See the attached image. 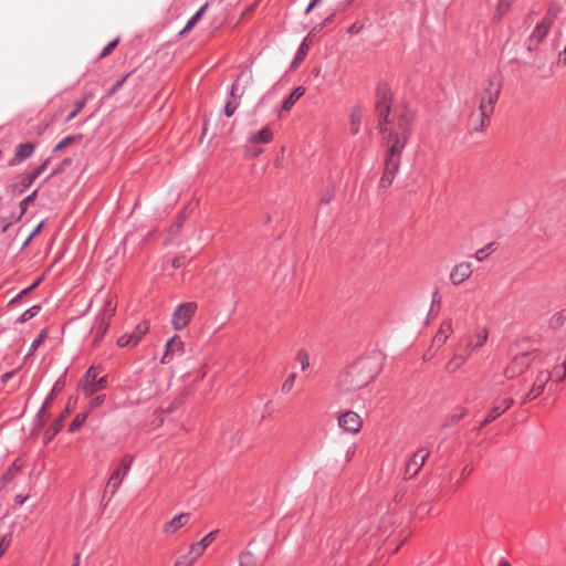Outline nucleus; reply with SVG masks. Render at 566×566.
Instances as JSON below:
<instances>
[{"label": "nucleus", "instance_id": "nucleus-57", "mask_svg": "<svg viewBox=\"0 0 566 566\" xmlns=\"http://www.w3.org/2000/svg\"><path fill=\"white\" fill-rule=\"evenodd\" d=\"M41 228H42V223H40L31 233V235L29 237V239L27 240V243L34 237L38 233H40L41 231Z\"/></svg>", "mask_w": 566, "mask_h": 566}, {"label": "nucleus", "instance_id": "nucleus-4", "mask_svg": "<svg viewBox=\"0 0 566 566\" xmlns=\"http://www.w3.org/2000/svg\"><path fill=\"white\" fill-rule=\"evenodd\" d=\"M555 353L548 352L543 355L539 363L534 366L531 371V387L522 397V403H526L538 398L544 391L549 381L557 382L555 380Z\"/></svg>", "mask_w": 566, "mask_h": 566}, {"label": "nucleus", "instance_id": "nucleus-2", "mask_svg": "<svg viewBox=\"0 0 566 566\" xmlns=\"http://www.w3.org/2000/svg\"><path fill=\"white\" fill-rule=\"evenodd\" d=\"M415 122V115L408 109L401 111L398 115L392 116V123L382 126L380 129L384 134V142L387 147L386 157L398 158L407 146Z\"/></svg>", "mask_w": 566, "mask_h": 566}, {"label": "nucleus", "instance_id": "nucleus-27", "mask_svg": "<svg viewBox=\"0 0 566 566\" xmlns=\"http://www.w3.org/2000/svg\"><path fill=\"white\" fill-rule=\"evenodd\" d=\"M305 88L302 86H297L293 90V92L284 99L282 103V109L287 112L293 105L304 95Z\"/></svg>", "mask_w": 566, "mask_h": 566}, {"label": "nucleus", "instance_id": "nucleus-30", "mask_svg": "<svg viewBox=\"0 0 566 566\" xmlns=\"http://www.w3.org/2000/svg\"><path fill=\"white\" fill-rule=\"evenodd\" d=\"M207 6H202L187 22L180 34L189 32L201 19Z\"/></svg>", "mask_w": 566, "mask_h": 566}, {"label": "nucleus", "instance_id": "nucleus-18", "mask_svg": "<svg viewBox=\"0 0 566 566\" xmlns=\"http://www.w3.org/2000/svg\"><path fill=\"white\" fill-rule=\"evenodd\" d=\"M191 515L189 513H180L166 522L163 526V534L170 537L177 534L181 528L187 526L190 522Z\"/></svg>", "mask_w": 566, "mask_h": 566}, {"label": "nucleus", "instance_id": "nucleus-7", "mask_svg": "<svg viewBox=\"0 0 566 566\" xmlns=\"http://www.w3.org/2000/svg\"><path fill=\"white\" fill-rule=\"evenodd\" d=\"M98 368L90 367L83 378L81 379L78 387L85 397H92L99 390H103L107 386L106 377H98Z\"/></svg>", "mask_w": 566, "mask_h": 566}, {"label": "nucleus", "instance_id": "nucleus-5", "mask_svg": "<svg viewBox=\"0 0 566 566\" xmlns=\"http://www.w3.org/2000/svg\"><path fill=\"white\" fill-rule=\"evenodd\" d=\"M543 354L538 350L525 352L516 354L503 370L506 379H514L523 374L530 366L539 363Z\"/></svg>", "mask_w": 566, "mask_h": 566}, {"label": "nucleus", "instance_id": "nucleus-15", "mask_svg": "<svg viewBox=\"0 0 566 566\" xmlns=\"http://www.w3.org/2000/svg\"><path fill=\"white\" fill-rule=\"evenodd\" d=\"M185 352V343L177 335L169 338L165 346V352L160 358L161 364H169L175 356L182 355Z\"/></svg>", "mask_w": 566, "mask_h": 566}, {"label": "nucleus", "instance_id": "nucleus-52", "mask_svg": "<svg viewBox=\"0 0 566 566\" xmlns=\"http://www.w3.org/2000/svg\"><path fill=\"white\" fill-rule=\"evenodd\" d=\"M558 61L563 65H566V44L564 45L563 50L558 54Z\"/></svg>", "mask_w": 566, "mask_h": 566}, {"label": "nucleus", "instance_id": "nucleus-44", "mask_svg": "<svg viewBox=\"0 0 566 566\" xmlns=\"http://www.w3.org/2000/svg\"><path fill=\"white\" fill-rule=\"evenodd\" d=\"M36 193H38V190L35 189L31 195H29L28 197H25L21 203H20V207H21V210H22V213H24L27 211V208L28 206L33 202V200L35 199L36 197Z\"/></svg>", "mask_w": 566, "mask_h": 566}, {"label": "nucleus", "instance_id": "nucleus-19", "mask_svg": "<svg viewBox=\"0 0 566 566\" xmlns=\"http://www.w3.org/2000/svg\"><path fill=\"white\" fill-rule=\"evenodd\" d=\"M399 166H400V159L386 157L385 170L379 180V186L381 188L386 189L391 186V184L396 177V174L399 169Z\"/></svg>", "mask_w": 566, "mask_h": 566}, {"label": "nucleus", "instance_id": "nucleus-12", "mask_svg": "<svg viewBox=\"0 0 566 566\" xmlns=\"http://www.w3.org/2000/svg\"><path fill=\"white\" fill-rule=\"evenodd\" d=\"M337 422L343 431L350 434H357L363 428L361 417L352 410L342 412L337 418Z\"/></svg>", "mask_w": 566, "mask_h": 566}, {"label": "nucleus", "instance_id": "nucleus-55", "mask_svg": "<svg viewBox=\"0 0 566 566\" xmlns=\"http://www.w3.org/2000/svg\"><path fill=\"white\" fill-rule=\"evenodd\" d=\"M28 500V496H22V495H17L15 499H14V502L18 504V505H22L24 504V502Z\"/></svg>", "mask_w": 566, "mask_h": 566}, {"label": "nucleus", "instance_id": "nucleus-16", "mask_svg": "<svg viewBox=\"0 0 566 566\" xmlns=\"http://www.w3.org/2000/svg\"><path fill=\"white\" fill-rule=\"evenodd\" d=\"M453 321L452 318H444L439 325V328L437 333L432 337L433 347H437V349H441L444 344L448 342V339L453 334Z\"/></svg>", "mask_w": 566, "mask_h": 566}, {"label": "nucleus", "instance_id": "nucleus-41", "mask_svg": "<svg viewBox=\"0 0 566 566\" xmlns=\"http://www.w3.org/2000/svg\"><path fill=\"white\" fill-rule=\"evenodd\" d=\"M119 43V39H115L114 41L109 42L104 49L103 51L101 52L99 54V59H104L106 57L107 55H109L112 53V51L118 45Z\"/></svg>", "mask_w": 566, "mask_h": 566}, {"label": "nucleus", "instance_id": "nucleus-46", "mask_svg": "<svg viewBox=\"0 0 566 566\" xmlns=\"http://www.w3.org/2000/svg\"><path fill=\"white\" fill-rule=\"evenodd\" d=\"M297 359L301 364L302 370H305L310 366V357L306 353H298Z\"/></svg>", "mask_w": 566, "mask_h": 566}, {"label": "nucleus", "instance_id": "nucleus-58", "mask_svg": "<svg viewBox=\"0 0 566 566\" xmlns=\"http://www.w3.org/2000/svg\"><path fill=\"white\" fill-rule=\"evenodd\" d=\"M472 472V468H470L469 465L464 467L462 469V472H461V476L464 479L465 476H468L470 473Z\"/></svg>", "mask_w": 566, "mask_h": 566}, {"label": "nucleus", "instance_id": "nucleus-28", "mask_svg": "<svg viewBox=\"0 0 566 566\" xmlns=\"http://www.w3.org/2000/svg\"><path fill=\"white\" fill-rule=\"evenodd\" d=\"M554 366H555V373H554L555 380L557 382H559L566 378V354L564 355V357H557L555 355Z\"/></svg>", "mask_w": 566, "mask_h": 566}, {"label": "nucleus", "instance_id": "nucleus-14", "mask_svg": "<svg viewBox=\"0 0 566 566\" xmlns=\"http://www.w3.org/2000/svg\"><path fill=\"white\" fill-rule=\"evenodd\" d=\"M470 357L471 352L465 348L462 350L455 349L444 365L446 373L449 375L455 374L469 361Z\"/></svg>", "mask_w": 566, "mask_h": 566}, {"label": "nucleus", "instance_id": "nucleus-61", "mask_svg": "<svg viewBox=\"0 0 566 566\" xmlns=\"http://www.w3.org/2000/svg\"><path fill=\"white\" fill-rule=\"evenodd\" d=\"M30 287H27L24 290H22L19 294H18V297H22L23 295H27L29 292H30Z\"/></svg>", "mask_w": 566, "mask_h": 566}, {"label": "nucleus", "instance_id": "nucleus-34", "mask_svg": "<svg viewBox=\"0 0 566 566\" xmlns=\"http://www.w3.org/2000/svg\"><path fill=\"white\" fill-rule=\"evenodd\" d=\"M468 415V409L464 407H460L457 410H454L452 413L448 417V423L449 424H455L461 419H463Z\"/></svg>", "mask_w": 566, "mask_h": 566}, {"label": "nucleus", "instance_id": "nucleus-62", "mask_svg": "<svg viewBox=\"0 0 566 566\" xmlns=\"http://www.w3.org/2000/svg\"><path fill=\"white\" fill-rule=\"evenodd\" d=\"M238 90V84L233 83L231 86V96L234 97L235 91Z\"/></svg>", "mask_w": 566, "mask_h": 566}, {"label": "nucleus", "instance_id": "nucleus-60", "mask_svg": "<svg viewBox=\"0 0 566 566\" xmlns=\"http://www.w3.org/2000/svg\"><path fill=\"white\" fill-rule=\"evenodd\" d=\"M21 469V467L15 462L12 463L11 468L9 469V472H17Z\"/></svg>", "mask_w": 566, "mask_h": 566}, {"label": "nucleus", "instance_id": "nucleus-1", "mask_svg": "<svg viewBox=\"0 0 566 566\" xmlns=\"http://www.w3.org/2000/svg\"><path fill=\"white\" fill-rule=\"evenodd\" d=\"M380 373V363L375 357H361L342 371L336 380L340 394H352L369 385Z\"/></svg>", "mask_w": 566, "mask_h": 566}, {"label": "nucleus", "instance_id": "nucleus-13", "mask_svg": "<svg viewBox=\"0 0 566 566\" xmlns=\"http://www.w3.org/2000/svg\"><path fill=\"white\" fill-rule=\"evenodd\" d=\"M557 9L549 8L543 19L535 25L531 38L536 42H541L549 33L554 20L557 15Z\"/></svg>", "mask_w": 566, "mask_h": 566}, {"label": "nucleus", "instance_id": "nucleus-33", "mask_svg": "<svg viewBox=\"0 0 566 566\" xmlns=\"http://www.w3.org/2000/svg\"><path fill=\"white\" fill-rule=\"evenodd\" d=\"M197 560L198 558L190 554V551H188L187 554L181 555L176 559L174 566H192Z\"/></svg>", "mask_w": 566, "mask_h": 566}, {"label": "nucleus", "instance_id": "nucleus-32", "mask_svg": "<svg viewBox=\"0 0 566 566\" xmlns=\"http://www.w3.org/2000/svg\"><path fill=\"white\" fill-rule=\"evenodd\" d=\"M82 139V136L81 135H70V136H66L64 137L60 143H57L54 147V151H60L62 149H64L65 147L74 144V143H78L81 142Z\"/></svg>", "mask_w": 566, "mask_h": 566}, {"label": "nucleus", "instance_id": "nucleus-47", "mask_svg": "<svg viewBox=\"0 0 566 566\" xmlns=\"http://www.w3.org/2000/svg\"><path fill=\"white\" fill-rule=\"evenodd\" d=\"M49 164V160L46 159L43 164H41L39 167H36L30 175L32 178L36 179L39 178L42 172L46 169V166Z\"/></svg>", "mask_w": 566, "mask_h": 566}, {"label": "nucleus", "instance_id": "nucleus-42", "mask_svg": "<svg viewBox=\"0 0 566 566\" xmlns=\"http://www.w3.org/2000/svg\"><path fill=\"white\" fill-rule=\"evenodd\" d=\"M295 379H296V374H291L286 379L285 381L283 382L282 385V390L284 392H290L291 389L293 388L294 386V382H295Z\"/></svg>", "mask_w": 566, "mask_h": 566}, {"label": "nucleus", "instance_id": "nucleus-8", "mask_svg": "<svg viewBox=\"0 0 566 566\" xmlns=\"http://www.w3.org/2000/svg\"><path fill=\"white\" fill-rule=\"evenodd\" d=\"M116 313V303L113 300H107L104 303L103 310L97 315L95 324L92 328L94 334V342H99L108 331L111 321Z\"/></svg>", "mask_w": 566, "mask_h": 566}, {"label": "nucleus", "instance_id": "nucleus-56", "mask_svg": "<svg viewBox=\"0 0 566 566\" xmlns=\"http://www.w3.org/2000/svg\"><path fill=\"white\" fill-rule=\"evenodd\" d=\"M509 9V4L507 3H504L503 1H500L499 2V10L501 11L502 14H504Z\"/></svg>", "mask_w": 566, "mask_h": 566}, {"label": "nucleus", "instance_id": "nucleus-24", "mask_svg": "<svg viewBox=\"0 0 566 566\" xmlns=\"http://www.w3.org/2000/svg\"><path fill=\"white\" fill-rule=\"evenodd\" d=\"M363 123V109L360 106H355L349 113V130L352 135H357L360 130Z\"/></svg>", "mask_w": 566, "mask_h": 566}, {"label": "nucleus", "instance_id": "nucleus-37", "mask_svg": "<svg viewBox=\"0 0 566 566\" xmlns=\"http://www.w3.org/2000/svg\"><path fill=\"white\" fill-rule=\"evenodd\" d=\"M40 310H41V307L39 305L31 306L30 308H28L27 311H24L21 314V316L19 317V322L25 323L27 321H29L32 317H34L35 315H38Z\"/></svg>", "mask_w": 566, "mask_h": 566}, {"label": "nucleus", "instance_id": "nucleus-31", "mask_svg": "<svg viewBox=\"0 0 566 566\" xmlns=\"http://www.w3.org/2000/svg\"><path fill=\"white\" fill-rule=\"evenodd\" d=\"M88 411L76 415L69 426V432L73 433L77 431L86 421Z\"/></svg>", "mask_w": 566, "mask_h": 566}, {"label": "nucleus", "instance_id": "nucleus-40", "mask_svg": "<svg viewBox=\"0 0 566 566\" xmlns=\"http://www.w3.org/2000/svg\"><path fill=\"white\" fill-rule=\"evenodd\" d=\"M105 401V395H98L96 397H93L88 405H87V408H88V412L97 407H99L103 402Z\"/></svg>", "mask_w": 566, "mask_h": 566}, {"label": "nucleus", "instance_id": "nucleus-35", "mask_svg": "<svg viewBox=\"0 0 566 566\" xmlns=\"http://www.w3.org/2000/svg\"><path fill=\"white\" fill-rule=\"evenodd\" d=\"M88 102V97H84L75 103L74 109L67 115L65 122L69 123L72 119H74L85 107L86 103Z\"/></svg>", "mask_w": 566, "mask_h": 566}, {"label": "nucleus", "instance_id": "nucleus-22", "mask_svg": "<svg viewBox=\"0 0 566 566\" xmlns=\"http://www.w3.org/2000/svg\"><path fill=\"white\" fill-rule=\"evenodd\" d=\"M428 457H429L428 450L420 449V450L416 451L406 465V471H405L406 475L408 478H413L420 471V469L423 467Z\"/></svg>", "mask_w": 566, "mask_h": 566}, {"label": "nucleus", "instance_id": "nucleus-43", "mask_svg": "<svg viewBox=\"0 0 566 566\" xmlns=\"http://www.w3.org/2000/svg\"><path fill=\"white\" fill-rule=\"evenodd\" d=\"M439 350L440 349H437V347H433V343L431 342L430 347L424 352V354L422 356V360L423 361L431 360L432 358L436 357V355L438 354Z\"/></svg>", "mask_w": 566, "mask_h": 566}, {"label": "nucleus", "instance_id": "nucleus-59", "mask_svg": "<svg viewBox=\"0 0 566 566\" xmlns=\"http://www.w3.org/2000/svg\"><path fill=\"white\" fill-rule=\"evenodd\" d=\"M322 0H312L308 4V7L306 8V12L308 13L315 6H317V3H319Z\"/></svg>", "mask_w": 566, "mask_h": 566}, {"label": "nucleus", "instance_id": "nucleus-11", "mask_svg": "<svg viewBox=\"0 0 566 566\" xmlns=\"http://www.w3.org/2000/svg\"><path fill=\"white\" fill-rule=\"evenodd\" d=\"M392 96L388 90H384L379 93V98L376 103V114L378 117L379 129L382 126L390 125L392 123V117H390V107H391Z\"/></svg>", "mask_w": 566, "mask_h": 566}, {"label": "nucleus", "instance_id": "nucleus-9", "mask_svg": "<svg viewBox=\"0 0 566 566\" xmlns=\"http://www.w3.org/2000/svg\"><path fill=\"white\" fill-rule=\"evenodd\" d=\"M196 302H185L179 304L171 315V326L175 331L185 329L197 312Z\"/></svg>", "mask_w": 566, "mask_h": 566}, {"label": "nucleus", "instance_id": "nucleus-63", "mask_svg": "<svg viewBox=\"0 0 566 566\" xmlns=\"http://www.w3.org/2000/svg\"><path fill=\"white\" fill-rule=\"evenodd\" d=\"M349 33H355V32H358V28H356V25H352L348 30Z\"/></svg>", "mask_w": 566, "mask_h": 566}, {"label": "nucleus", "instance_id": "nucleus-48", "mask_svg": "<svg viewBox=\"0 0 566 566\" xmlns=\"http://www.w3.org/2000/svg\"><path fill=\"white\" fill-rule=\"evenodd\" d=\"M10 545V541L7 537L0 538V558L6 554Z\"/></svg>", "mask_w": 566, "mask_h": 566}, {"label": "nucleus", "instance_id": "nucleus-25", "mask_svg": "<svg viewBox=\"0 0 566 566\" xmlns=\"http://www.w3.org/2000/svg\"><path fill=\"white\" fill-rule=\"evenodd\" d=\"M35 146L33 143H22L15 147L14 160L23 161L30 158L34 153Z\"/></svg>", "mask_w": 566, "mask_h": 566}, {"label": "nucleus", "instance_id": "nucleus-26", "mask_svg": "<svg viewBox=\"0 0 566 566\" xmlns=\"http://www.w3.org/2000/svg\"><path fill=\"white\" fill-rule=\"evenodd\" d=\"M273 140V133L269 127L262 128L256 134H253L249 137L248 142L250 144H269Z\"/></svg>", "mask_w": 566, "mask_h": 566}, {"label": "nucleus", "instance_id": "nucleus-3", "mask_svg": "<svg viewBox=\"0 0 566 566\" xmlns=\"http://www.w3.org/2000/svg\"><path fill=\"white\" fill-rule=\"evenodd\" d=\"M500 93L501 84L495 80L489 78L476 94L479 112L472 113L469 117V125L474 132L483 130L485 120H488L494 112Z\"/></svg>", "mask_w": 566, "mask_h": 566}, {"label": "nucleus", "instance_id": "nucleus-10", "mask_svg": "<svg viewBox=\"0 0 566 566\" xmlns=\"http://www.w3.org/2000/svg\"><path fill=\"white\" fill-rule=\"evenodd\" d=\"M149 331V323L144 321L138 323L134 329L129 333H125L122 336H119L116 340V344L118 347H136L139 342L143 339V337L148 333Z\"/></svg>", "mask_w": 566, "mask_h": 566}, {"label": "nucleus", "instance_id": "nucleus-38", "mask_svg": "<svg viewBox=\"0 0 566 566\" xmlns=\"http://www.w3.org/2000/svg\"><path fill=\"white\" fill-rule=\"evenodd\" d=\"M493 251V243H490L481 249H479L475 254H474V258L478 260V261H483L485 260Z\"/></svg>", "mask_w": 566, "mask_h": 566}, {"label": "nucleus", "instance_id": "nucleus-50", "mask_svg": "<svg viewBox=\"0 0 566 566\" xmlns=\"http://www.w3.org/2000/svg\"><path fill=\"white\" fill-rule=\"evenodd\" d=\"M34 181H35V179H34V178H32V176H31V175L25 176V177L23 178V180H22V187H23V189L29 188V187H30Z\"/></svg>", "mask_w": 566, "mask_h": 566}, {"label": "nucleus", "instance_id": "nucleus-6", "mask_svg": "<svg viewBox=\"0 0 566 566\" xmlns=\"http://www.w3.org/2000/svg\"><path fill=\"white\" fill-rule=\"evenodd\" d=\"M133 462L134 457L132 454L127 453L120 458L117 468L112 472L107 481L105 493H109V495L113 496L118 491L125 476L128 474Z\"/></svg>", "mask_w": 566, "mask_h": 566}, {"label": "nucleus", "instance_id": "nucleus-39", "mask_svg": "<svg viewBox=\"0 0 566 566\" xmlns=\"http://www.w3.org/2000/svg\"><path fill=\"white\" fill-rule=\"evenodd\" d=\"M238 99H240V97H238ZM239 104H240V102L237 99L227 102L224 105L226 116L231 117L235 113L237 108L239 107Z\"/></svg>", "mask_w": 566, "mask_h": 566}, {"label": "nucleus", "instance_id": "nucleus-17", "mask_svg": "<svg viewBox=\"0 0 566 566\" xmlns=\"http://www.w3.org/2000/svg\"><path fill=\"white\" fill-rule=\"evenodd\" d=\"M513 398L512 397H505L502 399H497L494 401L492 408L488 412L486 417L482 421L481 426L485 427L492 421H494L496 418H499L501 415H503L506 410H509L513 406Z\"/></svg>", "mask_w": 566, "mask_h": 566}, {"label": "nucleus", "instance_id": "nucleus-51", "mask_svg": "<svg viewBox=\"0 0 566 566\" xmlns=\"http://www.w3.org/2000/svg\"><path fill=\"white\" fill-rule=\"evenodd\" d=\"M53 396H54V390L51 391L50 396L43 402V405L40 409V412H44L46 410V408H49L51 400L53 399Z\"/></svg>", "mask_w": 566, "mask_h": 566}, {"label": "nucleus", "instance_id": "nucleus-53", "mask_svg": "<svg viewBox=\"0 0 566 566\" xmlns=\"http://www.w3.org/2000/svg\"><path fill=\"white\" fill-rule=\"evenodd\" d=\"M184 264V261L180 258H175L171 262L172 268L178 269Z\"/></svg>", "mask_w": 566, "mask_h": 566}, {"label": "nucleus", "instance_id": "nucleus-45", "mask_svg": "<svg viewBox=\"0 0 566 566\" xmlns=\"http://www.w3.org/2000/svg\"><path fill=\"white\" fill-rule=\"evenodd\" d=\"M45 338V333L44 332H41L39 334V336L32 342L31 346H30V354L35 352L39 346L43 343Z\"/></svg>", "mask_w": 566, "mask_h": 566}, {"label": "nucleus", "instance_id": "nucleus-54", "mask_svg": "<svg viewBox=\"0 0 566 566\" xmlns=\"http://www.w3.org/2000/svg\"><path fill=\"white\" fill-rule=\"evenodd\" d=\"M208 373V366L207 365H203L200 369H199V378L200 379H203L206 377Z\"/></svg>", "mask_w": 566, "mask_h": 566}, {"label": "nucleus", "instance_id": "nucleus-20", "mask_svg": "<svg viewBox=\"0 0 566 566\" xmlns=\"http://www.w3.org/2000/svg\"><path fill=\"white\" fill-rule=\"evenodd\" d=\"M488 338L489 331L485 327H479L468 336L464 348L472 354L474 350L482 348L486 344Z\"/></svg>", "mask_w": 566, "mask_h": 566}, {"label": "nucleus", "instance_id": "nucleus-64", "mask_svg": "<svg viewBox=\"0 0 566 566\" xmlns=\"http://www.w3.org/2000/svg\"><path fill=\"white\" fill-rule=\"evenodd\" d=\"M12 376V373H6L4 375H2V380L6 381L7 379H9L10 377Z\"/></svg>", "mask_w": 566, "mask_h": 566}, {"label": "nucleus", "instance_id": "nucleus-21", "mask_svg": "<svg viewBox=\"0 0 566 566\" xmlns=\"http://www.w3.org/2000/svg\"><path fill=\"white\" fill-rule=\"evenodd\" d=\"M472 273L473 269L470 262H460L451 269L449 277L453 285H460L465 282Z\"/></svg>", "mask_w": 566, "mask_h": 566}, {"label": "nucleus", "instance_id": "nucleus-29", "mask_svg": "<svg viewBox=\"0 0 566 566\" xmlns=\"http://www.w3.org/2000/svg\"><path fill=\"white\" fill-rule=\"evenodd\" d=\"M549 325L554 328H558L566 325V307L555 313L551 317Z\"/></svg>", "mask_w": 566, "mask_h": 566}, {"label": "nucleus", "instance_id": "nucleus-23", "mask_svg": "<svg viewBox=\"0 0 566 566\" xmlns=\"http://www.w3.org/2000/svg\"><path fill=\"white\" fill-rule=\"evenodd\" d=\"M218 531H211L206 536H203L199 542L192 543L189 546L190 554L195 555L198 559L203 555L206 549L213 543L216 539Z\"/></svg>", "mask_w": 566, "mask_h": 566}, {"label": "nucleus", "instance_id": "nucleus-49", "mask_svg": "<svg viewBox=\"0 0 566 566\" xmlns=\"http://www.w3.org/2000/svg\"><path fill=\"white\" fill-rule=\"evenodd\" d=\"M128 75H125L124 77H122L120 80H118L114 85L113 87L108 91L107 95L108 96H112L117 90H119L122 87V85L124 84V82L126 81Z\"/></svg>", "mask_w": 566, "mask_h": 566}, {"label": "nucleus", "instance_id": "nucleus-36", "mask_svg": "<svg viewBox=\"0 0 566 566\" xmlns=\"http://www.w3.org/2000/svg\"><path fill=\"white\" fill-rule=\"evenodd\" d=\"M69 415H70V409L65 408V410L53 422L52 428H51L52 434H56L62 429L63 422Z\"/></svg>", "mask_w": 566, "mask_h": 566}]
</instances>
